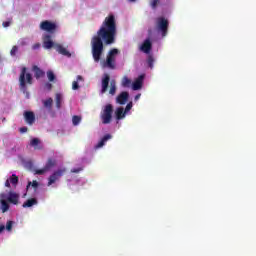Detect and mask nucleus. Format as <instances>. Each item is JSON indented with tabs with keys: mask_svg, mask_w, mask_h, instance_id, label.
<instances>
[{
	"mask_svg": "<svg viewBox=\"0 0 256 256\" xmlns=\"http://www.w3.org/2000/svg\"><path fill=\"white\" fill-rule=\"evenodd\" d=\"M111 134H106L101 141L98 142V144L95 146V149H101V147H103L105 145V143H107L109 141V139H111Z\"/></svg>",
	"mask_w": 256,
	"mask_h": 256,
	"instance_id": "nucleus-20",
	"label": "nucleus"
},
{
	"mask_svg": "<svg viewBox=\"0 0 256 256\" xmlns=\"http://www.w3.org/2000/svg\"><path fill=\"white\" fill-rule=\"evenodd\" d=\"M6 230L7 231H13V221H11V220L7 221Z\"/></svg>",
	"mask_w": 256,
	"mask_h": 256,
	"instance_id": "nucleus-33",
	"label": "nucleus"
},
{
	"mask_svg": "<svg viewBox=\"0 0 256 256\" xmlns=\"http://www.w3.org/2000/svg\"><path fill=\"white\" fill-rule=\"evenodd\" d=\"M47 77H48V81H51V82L55 81V73H53V71L49 70L47 72Z\"/></svg>",
	"mask_w": 256,
	"mask_h": 256,
	"instance_id": "nucleus-31",
	"label": "nucleus"
},
{
	"mask_svg": "<svg viewBox=\"0 0 256 256\" xmlns=\"http://www.w3.org/2000/svg\"><path fill=\"white\" fill-rule=\"evenodd\" d=\"M131 109H133V102H129L127 105H126V108H125V113L131 111Z\"/></svg>",
	"mask_w": 256,
	"mask_h": 256,
	"instance_id": "nucleus-34",
	"label": "nucleus"
},
{
	"mask_svg": "<svg viewBox=\"0 0 256 256\" xmlns=\"http://www.w3.org/2000/svg\"><path fill=\"white\" fill-rule=\"evenodd\" d=\"M143 79H145V75H140L132 84L133 91H139L143 87Z\"/></svg>",
	"mask_w": 256,
	"mask_h": 256,
	"instance_id": "nucleus-13",
	"label": "nucleus"
},
{
	"mask_svg": "<svg viewBox=\"0 0 256 256\" xmlns=\"http://www.w3.org/2000/svg\"><path fill=\"white\" fill-rule=\"evenodd\" d=\"M19 131H20V133H27V131H29V128H27V127H21L20 129H19Z\"/></svg>",
	"mask_w": 256,
	"mask_h": 256,
	"instance_id": "nucleus-39",
	"label": "nucleus"
},
{
	"mask_svg": "<svg viewBox=\"0 0 256 256\" xmlns=\"http://www.w3.org/2000/svg\"><path fill=\"white\" fill-rule=\"evenodd\" d=\"M77 81H83V76L78 75V76H77Z\"/></svg>",
	"mask_w": 256,
	"mask_h": 256,
	"instance_id": "nucleus-46",
	"label": "nucleus"
},
{
	"mask_svg": "<svg viewBox=\"0 0 256 256\" xmlns=\"http://www.w3.org/2000/svg\"><path fill=\"white\" fill-rule=\"evenodd\" d=\"M39 47H41V44L36 43V44H34V45L32 46V49H34V51H35V50L39 49Z\"/></svg>",
	"mask_w": 256,
	"mask_h": 256,
	"instance_id": "nucleus-40",
	"label": "nucleus"
},
{
	"mask_svg": "<svg viewBox=\"0 0 256 256\" xmlns=\"http://www.w3.org/2000/svg\"><path fill=\"white\" fill-rule=\"evenodd\" d=\"M129 101V92L123 91L116 97V103L119 105H125Z\"/></svg>",
	"mask_w": 256,
	"mask_h": 256,
	"instance_id": "nucleus-11",
	"label": "nucleus"
},
{
	"mask_svg": "<svg viewBox=\"0 0 256 256\" xmlns=\"http://www.w3.org/2000/svg\"><path fill=\"white\" fill-rule=\"evenodd\" d=\"M100 117L103 125H109L113 119V105L107 104L102 110Z\"/></svg>",
	"mask_w": 256,
	"mask_h": 256,
	"instance_id": "nucleus-4",
	"label": "nucleus"
},
{
	"mask_svg": "<svg viewBox=\"0 0 256 256\" xmlns=\"http://www.w3.org/2000/svg\"><path fill=\"white\" fill-rule=\"evenodd\" d=\"M66 172L67 169L65 168L54 171L48 178V187H50V185H53V183H56V181H59V179H61V177H63Z\"/></svg>",
	"mask_w": 256,
	"mask_h": 256,
	"instance_id": "nucleus-7",
	"label": "nucleus"
},
{
	"mask_svg": "<svg viewBox=\"0 0 256 256\" xmlns=\"http://www.w3.org/2000/svg\"><path fill=\"white\" fill-rule=\"evenodd\" d=\"M7 194L1 193L0 194V210L2 213H7L9 211V202H7Z\"/></svg>",
	"mask_w": 256,
	"mask_h": 256,
	"instance_id": "nucleus-10",
	"label": "nucleus"
},
{
	"mask_svg": "<svg viewBox=\"0 0 256 256\" xmlns=\"http://www.w3.org/2000/svg\"><path fill=\"white\" fill-rule=\"evenodd\" d=\"M115 93H117V84H116L115 80H112L110 82L109 94L113 96V95H115Z\"/></svg>",
	"mask_w": 256,
	"mask_h": 256,
	"instance_id": "nucleus-25",
	"label": "nucleus"
},
{
	"mask_svg": "<svg viewBox=\"0 0 256 256\" xmlns=\"http://www.w3.org/2000/svg\"><path fill=\"white\" fill-rule=\"evenodd\" d=\"M131 3H135V1H137V0H129Z\"/></svg>",
	"mask_w": 256,
	"mask_h": 256,
	"instance_id": "nucleus-47",
	"label": "nucleus"
},
{
	"mask_svg": "<svg viewBox=\"0 0 256 256\" xmlns=\"http://www.w3.org/2000/svg\"><path fill=\"white\" fill-rule=\"evenodd\" d=\"M72 123L75 127H77V125L81 123V116H77V115L73 116Z\"/></svg>",
	"mask_w": 256,
	"mask_h": 256,
	"instance_id": "nucleus-28",
	"label": "nucleus"
},
{
	"mask_svg": "<svg viewBox=\"0 0 256 256\" xmlns=\"http://www.w3.org/2000/svg\"><path fill=\"white\" fill-rule=\"evenodd\" d=\"M3 121H5V118H3Z\"/></svg>",
	"mask_w": 256,
	"mask_h": 256,
	"instance_id": "nucleus-48",
	"label": "nucleus"
},
{
	"mask_svg": "<svg viewBox=\"0 0 256 256\" xmlns=\"http://www.w3.org/2000/svg\"><path fill=\"white\" fill-rule=\"evenodd\" d=\"M3 27H9V25H11V22L9 21H6V22H3Z\"/></svg>",
	"mask_w": 256,
	"mask_h": 256,
	"instance_id": "nucleus-41",
	"label": "nucleus"
},
{
	"mask_svg": "<svg viewBox=\"0 0 256 256\" xmlns=\"http://www.w3.org/2000/svg\"><path fill=\"white\" fill-rule=\"evenodd\" d=\"M157 28L161 31L162 37H167L169 31V20L164 17H159L157 19Z\"/></svg>",
	"mask_w": 256,
	"mask_h": 256,
	"instance_id": "nucleus-6",
	"label": "nucleus"
},
{
	"mask_svg": "<svg viewBox=\"0 0 256 256\" xmlns=\"http://www.w3.org/2000/svg\"><path fill=\"white\" fill-rule=\"evenodd\" d=\"M27 84L33 85V76L31 73H27V67H23L19 76V86L23 93L27 91Z\"/></svg>",
	"mask_w": 256,
	"mask_h": 256,
	"instance_id": "nucleus-2",
	"label": "nucleus"
},
{
	"mask_svg": "<svg viewBox=\"0 0 256 256\" xmlns=\"http://www.w3.org/2000/svg\"><path fill=\"white\" fill-rule=\"evenodd\" d=\"M116 36L117 21L115 20V15L110 14L104 19L101 27L91 40L92 57L95 63L101 61L103 51H105L104 45H113Z\"/></svg>",
	"mask_w": 256,
	"mask_h": 256,
	"instance_id": "nucleus-1",
	"label": "nucleus"
},
{
	"mask_svg": "<svg viewBox=\"0 0 256 256\" xmlns=\"http://www.w3.org/2000/svg\"><path fill=\"white\" fill-rule=\"evenodd\" d=\"M55 103H56V108L58 110L61 109V103H63V95L61 93H56Z\"/></svg>",
	"mask_w": 256,
	"mask_h": 256,
	"instance_id": "nucleus-22",
	"label": "nucleus"
},
{
	"mask_svg": "<svg viewBox=\"0 0 256 256\" xmlns=\"http://www.w3.org/2000/svg\"><path fill=\"white\" fill-rule=\"evenodd\" d=\"M45 89H47V91H51L53 89V84L47 82L45 85H44Z\"/></svg>",
	"mask_w": 256,
	"mask_h": 256,
	"instance_id": "nucleus-37",
	"label": "nucleus"
},
{
	"mask_svg": "<svg viewBox=\"0 0 256 256\" xmlns=\"http://www.w3.org/2000/svg\"><path fill=\"white\" fill-rule=\"evenodd\" d=\"M5 231V225H0V233H3Z\"/></svg>",
	"mask_w": 256,
	"mask_h": 256,
	"instance_id": "nucleus-44",
	"label": "nucleus"
},
{
	"mask_svg": "<svg viewBox=\"0 0 256 256\" xmlns=\"http://www.w3.org/2000/svg\"><path fill=\"white\" fill-rule=\"evenodd\" d=\"M117 55H119V49L113 48L111 49L106 57V61L104 62V67H107L108 69H115V61L117 58Z\"/></svg>",
	"mask_w": 256,
	"mask_h": 256,
	"instance_id": "nucleus-3",
	"label": "nucleus"
},
{
	"mask_svg": "<svg viewBox=\"0 0 256 256\" xmlns=\"http://www.w3.org/2000/svg\"><path fill=\"white\" fill-rule=\"evenodd\" d=\"M152 49L153 43L151 42V38L145 39L142 45L140 46V51H142V53H146V55H149Z\"/></svg>",
	"mask_w": 256,
	"mask_h": 256,
	"instance_id": "nucleus-9",
	"label": "nucleus"
},
{
	"mask_svg": "<svg viewBox=\"0 0 256 256\" xmlns=\"http://www.w3.org/2000/svg\"><path fill=\"white\" fill-rule=\"evenodd\" d=\"M8 180H10V183L14 185V187H16L17 183H19V177H17V175L15 174H12V176Z\"/></svg>",
	"mask_w": 256,
	"mask_h": 256,
	"instance_id": "nucleus-27",
	"label": "nucleus"
},
{
	"mask_svg": "<svg viewBox=\"0 0 256 256\" xmlns=\"http://www.w3.org/2000/svg\"><path fill=\"white\" fill-rule=\"evenodd\" d=\"M34 77L36 79H41V77H45V72L39 68V66H33Z\"/></svg>",
	"mask_w": 256,
	"mask_h": 256,
	"instance_id": "nucleus-19",
	"label": "nucleus"
},
{
	"mask_svg": "<svg viewBox=\"0 0 256 256\" xmlns=\"http://www.w3.org/2000/svg\"><path fill=\"white\" fill-rule=\"evenodd\" d=\"M54 49H56L57 52H59L60 55H64V57H71V52L69 50H66L65 47L61 44H55Z\"/></svg>",
	"mask_w": 256,
	"mask_h": 256,
	"instance_id": "nucleus-16",
	"label": "nucleus"
},
{
	"mask_svg": "<svg viewBox=\"0 0 256 256\" xmlns=\"http://www.w3.org/2000/svg\"><path fill=\"white\" fill-rule=\"evenodd\" d=\"M17 51H19V47L13 46L12 49H11V51H10V55H11L12 57H15V56L17 55Z\"/></svg>",
	"mask_w": 256,
	"mask_h": 256,
	"instance_id": "nucleus-32",
	"label": "nucleus"
},
{
	"mask_svg": "<svg viewBox=\"0 0 256 256\" xmlns=\"http://www.w3.org/2000/svg\"><path fill=\"white\" fill-rule=\"evenodd\" d=\"M24 119L27 125H33V123H35V113H33L32 111H25Z\"/></svg>",
	"mask_w": 256,
	"mask_h": 256,
	"instance_id": "nucleus-15",
	"label": "nucleus"
},
{
	"mask_svg": "<svg viewBox=\"0 0 256 256\" xmlns=\"http://www.w3.org/2000/svg\"><path fill=\"white\" fill-rule=\"evenodd\" d=\"M125 115H127V112H125V109L123 107H118L115 111V117L117 121H121V119H124Z\"/></svg>",
	"mask_w": 256,
	"mask_h": 256,
	"instance_id": "nucleus-18",
	"label": "nucleus"
},
{
	"mask_svg": "<svg viewBox=\"0 0 256 256\" xmlns=\"http://www.w3.org/2000/svg\"><path fill=\"white\" fill-rule=\"evenodd\" d=\"M72 89H73L74 91H77V89H79V82L74 81V82L72 83Z\"/></svg>",
	"mask_w": 256,
	"mask_h": 256,
	"instance_id": "nucleus-36",
	"label": "nucleus"
},
{
	"mask_svg": "<svg viewBox=\"0 0 256 256\" xmlns=\"http://www.w3.org/2000/svg\"><path fill=\"white\" fill-rule=\"evenodd\" d=\"M8 203H12V205H19V194L16 192L10 191L7 197Z\"/></svg>",
	"mask_w": 256,
	"mask_h": 256,
	"instance_id": "nucleus-14",
	"label": "nucleus"
},
{
	"mask_svg": "<svg viewBox=\"0 0 256 256\" xmlns=\"http://www.w3.org/2000/svg\"><path fill=\"white\" fill-rule=\"evenodd\" d=\"M109 81H111V76L109 74H104L102 78V89L101 94L107 93V89H109Z\"/></svg>",
	"mask_w": 256,
	"mask_h": 256,
	"instance_id": "nucleus-12",
	"label": "nucleus"
},
{
	"mask_svg": "<svg viewBox=\"0 0 256 256\" xmlns=\"http://www.w3.org/2000/svg\"><path fill=\"white\" fill-rule=\"evenodd\" d=\"M30 145L31 147H34V149H43V146H40L41 145V140H39V138H33L31 141H30Z\"/></svg>",
	"mask_w": 256,
	"mask_h": 256,
	"instance_id": "nucleus-21",
	"label": "nucleus"
},
{
	"mask_svg": "<svg viewBox=\"0 0 256 256\" xmlns=\"http://www.w3.org/2000/svg\"><path fill=\"white\" fill-rule=\"evenodd\" d=\"M81 171H83V167L73 168L71 170V173H81Z\"/></svg>",
	"mask_w": 256,
	"mask_h": 256,
	"instance_id": "nucleus-38",
	"label": "nucleus"
},
{
	"mask_svg": "<svg viewBox=\"0 0 256 256\" xmlns=\"http://www.w3.org/2000/svg\"><path fill=\"white\" fill-rule=\"evenodd\" d=\"M31 186L34 189H37V187H39V182H37V180H34L33 182H28L26 189H29V187H31Z\"/></svg>",
	"mask_w": 256,
	"mask_h": 256,
	"instance_id": "nucleus-30",
	"label": "nucleus"
},
{
	"mask_svg": "<svg viewBox=\"0 0 256 256\" xmlns=\"http://www.w3.org/2000/svg\"><path fill=\"white\" fill-rule=\"evenodd\" d=\"M42 103L45 109H48V111H51V109H53V98L43 100Z\"/></svg>",
	"mask_w": 256,
	"mask_h": 256,
	"instance_id": "nucleus-23",
	"label": "nucleus"
},
{
	"mask_svg": "<svg viewBox=\"0 0 256 256\" xmlns=\"http://www.w3.org/2000/svg\"><path fill=\"white\" fill-rule=\"evenodd\" d=\"M57 166V160L55 158H48L45 166L41 169H35L34 174L35 175H45V173H49L53 167Z\"/></svg>",
	"mask_w": 256,
	"mask_h": 256,
	"instance_id": "nucleus-5",
	"label": "nucleus"
},
{
	"mask_svg": "<svg viewBox=\"0 0 256 256\" xmlns=\"http://www.w3.org/2000/svg\"><path fill=\"white\" fill-rule=\"evenodd\" d=\"M5 187H11V181L9 179L6 180Z\"/></svg>",
	"mask_w": 256,
	"mask_h": 256,
	"instance_id": "nucleus-42",
	"label": "nucleus"
},
{
	"mask_svg": "<svg viewBox=\"0 0 256 256\" xmlns=\"http://www.w3.org/2000/svg\"><path fill=\"white\" fill-rule=\"evenodd\" d=\"M157 5H159V0H152L151 2L152 9H157Z\"/></svg>",
	"mask_w": 256,
	"mask_h": 256,
	"instance_id": "nucleus-35",
	"label": "nucleus"
},
{
	"mask_svg": "<svg viewBox=\"0 0 256 256\" xmlns=\"http://www.w3.org/2000/svg\"><path fill=\"white\" fill-rule=\"evenodd\" d=\"M33 205H37V200L35 198L28 199L26 202L23 203L22 207H33Z\"/></svg>",
	"mask_w": 256,
	"mask_h": 256,
	"instance_id": "nucleus-24",
	"label": "nucleus"
},
{
	"mask_svg": "<svg viewBox=\"0 0 256 256\" xmlns=\"http://www.w3.org/2000/svg\"><path fill=\"white\" fill-rule=\"evenodd\" d=\"M43 47L44 49H52V47H55V43L51 41V35L47 34L43 37Z\"/></svg>",
	"mask_w": 256,
	"mask_h": 256,
	"instance_id": "nucleus-17",
	"label": "nucleus"
},
{
	"mask_svg": "<svg viewBox=\"0 0 256 256\" xmlns=\"http://www.w3.org/2000/svg\"><path fill=\"white\" fill-rule=\"evenodd\" d=\"M148 35H149V37H151V35H153V30L152 29H148Z\"/></svg>",
	"mask_w": 256,
	"mask_h": 256,
	"instance_id": "nucleus-45",
	"label": "nucleus"
},
{
	"mask_svg": "<svg viewBox=\"0 0 256 256\" xmlns=\"http://www.w3.org/2000/svg\"><path fill=\"white\" fill-rule=\"evenodd\" d=\"M147 63L150 69H153V63H155V58L152 55H149L147 58Z\"/></svg>",
	"mask_w": 256,
	"mask_h": 256,
	"instance_id": "nucleus-29",
	"label": "nucleus"
},
{
	"mask_svg": "<svg viewBox=\"0 0 256 256\" xmlns=\"http://www.w3.org/2000/svg\"><path fill=\"white\" fill-rule=\"evenodd\" d=\"M41 31H46V33H55L57 31V24L51 21H42L40 23Z\"/></svg>",
	"mask_w": 256,
	"mask_h": 256,
	"instance_id": "nucleus-8",
	"label": "nucleus"
},
{
	"mask_svg": "<svg viewBox=\"0 0 256 256\" xmlns=\"http://www.w3.org/2000/svg\"><path fill=\"white\" fill-rule=\"evenodd\" d=\"M122 87H131V79H129L127 76L122 78Z\"/></svg>",
	"mask_w": 256,
	"mask_h": 256,
	"instance_id": "nucleus-26",
	"label": "nucleus"
},
{
	"mask_svg": "<svg viewBox=\"0 0 256 256\" xmlns=\"http://www.w3.org/2000/svg\"><path fill=\"white\" fill-rule=\"evenodd\" d=\"M134 99L135 101H139V99H141V94H137Z\"/></svg>",
	"mask_w": 256,
	"mask_h": 256,
	"instance_id": "nucleus-43",
	"label": "nucleus"
}]
</instances>
